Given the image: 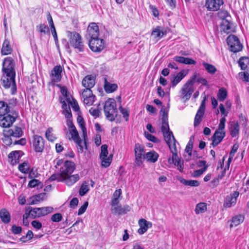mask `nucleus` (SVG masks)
Here are the masks:
<instances>
[{
    "instance_id": "nucleus-1",
    "label": "nucleus",
    "mask_w": 249,
    "mask_h": 249,
    "mask_svg": "<svg viewBox=\"0 0 249 249\" xmlns=\"http://www.w3.org/2000/svg\"><path fill=\"white\" fill-rule=\"evenodd\" d=\"M196 75H192L181 88L180 94L181 99L184 102L188 101L194 91V85L195 83Z\"/></svg>"
},
{
    "instance_id": "nucleus-2",
    "label": "nucleus",
    "mask_w": 249,
    "mask_h": 249,
    "mask_svg": "<svg viewBox=\"0 0 249 249\" xmlns=\"http://www.w3.org/2000/svg\"><path fill=\"white\" fill-rule=\"evenodd\" d=\"M104 108L107 118L111 121L114 120L117 112L115 100L112 98L108 99L105 102Z\"/></svg>"
},
{
    "instance_id": "nucleus-3",
    "label": "nucleus",
    "mask_w": 249,
    "mask_h": 249,
    "mask_svg": "<svg viewBox=\"0 0 249 249\" xmlns=\"http://www.w3.org/2000/svg\"><path fill=\"white\" fill-rule=\"evenodd\" d=\"M18 117V113L16 110H11L9 113L0 117V126L4 128L10 127Z\"/></svg>"
},
{
    "instance_id": "nucleus-4",
    "label": "nucleus",
    "mask_w": 249,
    "mask_h": 249,
    "mask_svg": "<svg viewBox=\"0 0 249 249\" xmlns=\"http://www.w3.org/2000/svg\"><path fill=\"white\" fill-rule=\"evenodd\" d=\"M67 34L69 38L70 45L75 49H77L80 52L83 51L84 44L80 35L75 32H68Z\"/></svg>"
},
{
    "instance_id": "nucleus-5",
    "label": "nucleus",
    "mask_w": 249,
    "mask_h": 249,
    "mask_svg": "<svg viewBox=\"0 0 249 249\" xmlns=\"http://www.w3.org/2000/svg\"><path fill=\"white\" fill-rule=\"evenodd\" d=\"M15 75L11 76L9 74H6L2 73V76L1 79V85L5 89L11 88V93L15 94L17 90V87L15 82Z\"/></svg>"
},
{
    "instance_id": "nucleus-6",
    "label": "nucleus",
    "mask_w": 249,
    "mask_h": 249,
    "mask_svg": "<svg viewBox=\"0 0 249 249\" xmlns=\"http://www.w3.org/2000/svg\"><path fill=\"white\" fill-rule=\"evenodd\" d=\"M15 66V63L12 58L10 57L5 58L2 64V73L10 74L11 76L16 75Z\"/></svg>"
},
{
    "instance_id": "nucleus-7",
    "label": "nucleus",
    "mask_w": 249,
    "mask_h": 249,
    "mask_svg": "<svg viewBox=\"0 0 249 249\" xmlns=\"http://www.w3.org/2000/svg\"><path fill=\"white\" fill-rule=\"evenodd\" d=\"M89 45L93 52H101L106 47V43L104 39L97 37L94 39H89Z\"/></svg>"
},
{
    "instance_id": "nucleus-8",
    "label": "nucleus",
    "mask_w": 249,
    "mask_h": 249,
    "mask_svg": "<svg viewBox=\"0 0 249 249\" xmlns=\"http://www.w3.org/2000/svg\"><path fill=\"white\" fill-rule=\"evenodd\" d=\"M227 41L231 51L233 53H237L242 50V45L240 43L238 37L234 35H230L228 37Z\"/></svg>"
},
{
    "instance_id": "nucleus-9",
    "label": "nucleus",
    "mask_w": 249,
    "mask_h": 249,
    "mask_svg": "<svg viewBox=\"0 0 249 249\" xmlns=\"http://www.w3.org/2000/svg\"><path fill=\"white\" fill-rule=\"evenodd\" d=\"M134 150L135 154V163L137 165L140 166L142 164L145 156L143 147L140 144L137 143L135 144Z\"/></svg>"
},
{
    "instance_id": "nucleus-10",
    "label": "nucleus",
    "mask_w": 249,
    "mask_h": 249,
    "mask_svg": "<svg viewBox=\"0 0 249 249\" xmlns=\"http://www.w3.org/2000/svg\"><path fill=\"white\" fill-rule=\"evenodd\" d=\"M99 31L98 25L95 23H91L89 24L86 35V37L89 39L98 37Z\"/></svg>"
},
{
    "instance_id": "nucleus-11",
    "label": "nucleus",
    "mask_w": 249,
    "mask_h": 249,
    "mask_svg": "<svg viewBox=\"0 0 249 249\" xmlns=\"http://www.w3.org/2000/svg\"><path fill=\"white\" fill-rule=\"evenodd\" d=\"M173 154L172 158H169L168 160L169 163L174 164L176 166L178 167V169L180 171H183L184 165L183 160H180L178 156L177 150H173L171 151Z\"/></svg>"
},
{
    "instance_id": "nucleus-12",
    "label": "nucleus",
    "mask_w": 249,
    "mask_h": 249,
    "mask_svg": "<svg viewBox=\"0 0 249 249\" xmlns=\"http://www.w3.org/2000/svg\"><path fill=\"white\" fill-rule=\"evenodd\" d=\"M75 169L74 164L70 161H66L60 169L61 178L71 175Z\"/></svg>"
},
{
    "instance_id": "nucleus-13",
    "label": "nucleus",
    "mask_w": 249,
    "mask_h": 249,
    "mask_svg": "<svg viewBox=\"0 0 249 249\" xmlns=\"http://www.w3.org/2000/svg\"><path fill=\"white\" fill-rule=\"evenodd\" d=\"M206 99V97H205L203 100L202 101L200 106L199 107V109L195 116L194 120V126L195 127L198 126L200 124L202 120V118L204 115L205 110Z\"/></svg>"
},
{
    "instance_id": "nucleus-14",
    "label": "nucleus",
    "mask_w": 249,
    "mask_h": 249,
    "mask_svg": "<svg viewBox=\"0 0 249 249\" xmlns=\"http://www.w3.org/2000/svg\"><path fill=\"white\" fill-rule=\"evenodd\" d=\"M165 141L168 144L171 151L173 150H177L176 147V141L171 131L164 132L163 133Z\"/></svg>"
},
{
    "instance_id": "nucleus-15",
    "label": "nucleus",
    "mask_w": 249,
    "mask_h": 249,
    "mask_svg": "<svg viewBox=\"0 0 249 249\" xmlns=\"http://www.w3.org/2000/svg\"><path fill=\"white\" fill-rule=\"evenodd\" d=\"M22 130L19 127L14 126L12 128L4 130V136L8 139V137L19 138L22 135Z\"/></svg>"
},
{
    "instance_id": "nucleus-16",
    "label": "nucleus",
    "mask_w": 249,
    "mask_h": 249,
    "mask_svg": "<svg viewBox=\"0 0 249 249\" xmlns=\"http://www.w3.org/2000/svg\"><path fill=\"white\" fill-rule=\"evenodd\" d=\"M33 145L36 152H42L44 147L43 139L40 136L36 135H34Z\"/></svg>"
},
{
    "instance_id": "nucleus-17",
    "label": "nucleus",
    "mask_w": 249,
    "mask_h": 249,
    "mask_svg": "<svg viewBox=\"0 0 249 249\" xmlns=\"http://www.w3.org/2000/svg\"><path fill=\"white\" fill-rule=\"evenodd\" d=\"M223 4V0H206V6L211 11H217Z\"/></svg>"
},
{
    "instance_id": "nucleus-18",
    "label": "nucleus",
    "mask_w": 249,
    "mask_h": 249,
    "mask_svg": "<svg viewBox=\"0 0 249 249\" xmlns=\"http://www.w3.org/2000/svg\"><path fill=\"white\" fill-rule=\"evenodd\" d=\"M238 192H234L230 196H228L225 201L224 206L226 208H230L233 205H234L236 203L237 197L239 196Z\"/></svg>"
},
{
    "instance_id": "nucleus-19",
    "label": "nucleus",
    "mask_w": 249,
    "mask_h": 249,
    "mask_svg": "<svg viewBox=\"0 0 249 249\" xmlns=\"http://www.w3.org/2000/svg\"><path fill=\"white\" fill-rule=\"evenodd\" d=\"M62 67L59 66H55L51 71V78L52 81L57 82L61 80Z\"/></svg>"
},
{
    "instance_id": "nucleus-20",
    "label": "nucleus",
    "mask_w": 249,
    "mask_h": 249,
    "mask_svg": "<svg viewBox=\"0 0 249 249\" xmlns=\"http://www.w3.org/2000/svg\"><path fill=\"white\" fill-rule=\"evenodd\" d=\"M140 228L138 230V232L142 234L145 232L148 229L151 228L152 226V223L149 221H147L144 219H141L138 222Z\"/></svg>"
},
{
    "instance_id": "nucleus-21",
    "label": "nucleus",
    "mask_w": 249,
    "mask_h": 249,
    "mask_svg": "<svg viewBox=\"0 0 249 249\" xmlns=\"http://www.w3.org/2000/svg\"><path fill=\"white\" fill-rule=\"evenodd\" d=\"M80 179L78 174L69 175L61 178L62 181L68 186H71Z\"/></svg>"
},
{
    "instance_id": "nucleus-22",
    "label": "nucleus",
    "mask_w": 249,
    "mask_h": 249,
    "mask_svg": "<svg viewBox=\"0 0 249 249\" xmlns=\"http://www.w3.org/2000/svg\"><path fill=\"white\" fill-rule=\"evenodd\" d=\"M95 78L94 76L90 75L85 76L82 80V86L87 89H91L95 84Z\"/></svg>"
},
{
    "instance_id": "nucleus-23",
    "label": "nucleus",
    "mask_w": 249,
    "mask_h": 249,
    "mask_svg": "<svg viewBox=\"0 0 249 249\" xmlns=\"http://www.w3.org/2000/svg\"><path fill=\"white\" fill-rule=\"evenodd\" d=\"M225 136V131L216 130L212 137V145L213 147L218 145Z\"/></svg>"
},
{
    "instance_id": "nucleus-24",
    "label": "nucleus",
    "mask_w": 249,
    "mask_h": 249,
    "mask_svg": "<svg viewBox=\"0 0 249 249\" xmlns=\"http://www.w3.org/2000/svg\"><path fill=\"white\" fill-rule=\"evenodd\" d=\"M11 110H15L7 103L0 101V116H1L9 113Z\"/></svg>"
},
{
    "instance_id": "nucleus-25",
    "label": "nucleus",
    "mask_w": 249,
    "mask_h": 249,
    "mask_svg": "<svg viewBox=\"0 0 249 249\" xmlns=\"http://www.w3.org/2000/svg\"><path fill=\"white\" fill-rule=\"evenodd\" d=\"M28 217H31L33 218H35L36 217H39V211L38 208H35L33 209H31L28 212V213H26L23 216V222H24L25 219L28 218Z\"/></svg>"
},
{
    "instance_id": "nucleus-26",
    "label": "nucleus",
    "mask_w": 249,
    "mask_h": 249,
    "mask_svg": "<svg viewBox=\"0 0 249 249\" xmlns=\"http://www.w3.org/2000/svg\"><path fill=\"white\" fill-rule=\"evenodd\" d=\"M177 62L185 64H195L196 62L190 58H186L183 56H176L174 58Z\"/></svg>"
},
{
    "instance_id": "nucleus-27",
    "label": "nucleus",
    "mask_w": 249,
    "mask_h": 249,
    "mask_svg": "<svg viewBox=\"0 0 249 249\" xmlns=\"http://www.w3.org/2000/svg\"><path fill=\"white\" fill-rule=\"evenodd\" d=\"M60 103L62 104V108L64 109L63 114L67 119H71L72 115L69 105H67L62 98L60 99Z\"/></svg>"
},
{
    "instance_id": "nucleus-28",
    "label": "nucleus",
    "mask_w": 249,
    "mask_h": 249,
    "mask_svg": "<svg viewBox=\"0 0 249 249\" xmlns=\"http://www.w3.org/2000/svg\"><path fill=\"white\" fill-rule=\"evenodd\" d=\"M239 129V124L237 122L233 121L231 123L230 134L232 137L238 135Z\"/></svg>"
},
{
    "instance_id": "nucleus-29",
    "label": "nucleus",
    "mask_w": 249,
    "mask_h": 249,
    "mask_svg": "<svg viewBox=\"0 0 249 249\" xmlns=\"http://www.w3.org/2000/svg\"><path fill=\"white\" fill-rule=\"evenodd\" d=\"M244 220V216L243 215L239 214L233 217L231 221L230 225L231 228L235 227L241 224Z\"/></svg>"
},
{
    "instance_id": "nucleus-30",
    "label": "nucleus",
    "mask_w": 249,
    "mask_h": 249,
    "mask_svg": "<svg viewBox=\"0 0 249 249\" xmlns=\"http://www.w3.org/2000/svg\"><path fill=\"white\" fill-rule=\"evenodd\" d=\"M186 75L184 71L178 72V74L171 78L172 86H176Z\"/></svg>"
},
{
    "instance_id": "nucleus-31",
    "label": "nucleus",
    "mask_w": 249,
    "mask_h": 249,
    "mask_svg": "<svg viewBox=\"0 0 249 249\" xmlns=\"http://www.w3.org/2000/svg\"><path fill=\"white\" fill-rule=\"evenodd\" d=\"M12 52V49L10 45L9 41L5 39L1 48V53L3 55H8L10 54Z\"/></svg>"
},
{
    "instance_id": "nucleus-32",
    "label": "nucleus",
    "mask_w": 249,
    "mask_h": 249,
    "mask_svg": "<svg viewBox=\"0 0 249 249\" xmlns=\"http://www.w3.org/2000/svg\"><path fill=\"white\" fill-rule=\"evenodd\" d=\"M178 180L181 183L186 186L197 187L200 185L199 182L196 180H186L182 178H180Z\"/></svg>"
},
{
    "instance_id": "nucleus-33",
    "label": "nucleus",
    "mask_w": 249,
    "mask_h": 249,
    "mask_svg": "<svg viewBox=\"0 0 249 249\" xmlns=\"http://www.w3.org/2000/svg\"><path fill=\"white\" fill-rule=\"evenodd\" d=\"M0 217L2 222L5 223H8L10 221V214L5 209H2L0 211Z\"/></svg>"
},
{
    "instance_id": "nucleus-34",
    "label": "nucleus",
    "mask_w": 249,
    "mask_h": 249,
    "mask_svg": "<svg viewBox=\"0 0 249 249\" xmlns=\"http://www.w3.org/2000/svg\"><path fill=\"white\" fill-rule=\"evenodd\" d=\"M46 193H40L38 195L34 196L31 198V204H37L38 202L43 201L46 198Z\"/></svg>"
},
{
    "instance_id": "nucleus-35",
    "label": "nucleus",
    "mask_w": 249,
    "mask_h": 249,
    "mask_svg": "<svg viewBox=\"0 0 249 249\" xmlns=\"http://www.w3.org/2000/svg\"><path fill=\"white\" fill-rule=\"evenodd\" d=\"M158 157V154L155 151H150L145 154V159L148 161L155 162L157 160Z\"/></svg>"
},
{
    "instance_id": "nucleus-36",
    "label": "nucleus",
    "mask_w": 249,
    "mask_h": 249,
    "mask_svg": "<svg viewBox=\"0 0 249 249\" xmlns=\"http://www.w3.org/2000/svg\"><path fill=\"white\" fill-rule=\"evenodd\" d=\"M117 85L115 84H111L107 82L106 80L105 82L104 88L106 91L107 93H111L115 91L117 89Z\"/></svg>"
},
{
    "instance_id": "nucleus-37",
    "label": "nucleus",
    "mask_w": 249,
    "mask_h": 249,
    "mask_svg": "<svg viewBox=\"0 0 249 249\" xmlns=\"http://www.w3.org/2000/svg\"><path fill=\"white\" fill-rule=\"evenodd\" d=\"M193 146V142L191 140H190V141L188 142V143L186 146L185 149V152L188 154V156H186V155L185 156L186 160H189L191 159V157L192 155Z\"/></svg>"
},
{
    "instance_id": "nucleus-38",
    "label": "nucleus",
    "mask_w": 249,
    "mask_h": 249,
    "mask_svg": "<svg viewBox=\"0 0 249 249\" xmlns=\"http://www.w3.org/2000/svg\"><path fill=\"white\" fill-rule=\"evenodd\" d=\"M69 132L71 136V138H69L70 140L71 139L74 142H80V138L76 127H73L72 129H69Z\"/></svg>"
},
{
    "instance_id": "nucleus-39",
    "label": "nucleus",
    "mask_w": 249,
    "mask_h": 249,
    "mask_svg": "<svg viewBox=\"0 0 249 249\" xmlns=\"http://www.w3.org/2000/svg\"><path fill=\"white\" fill-rule=\"evenodd\" d=\"M77 122L80 127L84 137V140H86V138L87 136V129L85 126V123L83 119L80 116L77 118Z\"/></svg>"
},
{
    "instance_id": "nucleus-40",
    "label": "nucleus",
    "mask_w": 249,
    "mask_h": 249,
    "mask_svg": "<svg viewBox=\"0 0 249 249\" xmlns=\"http://www.w3.org/2000/svg\"><path fill=\"white\" fill-rule=\"evenodd\" d=\"M112 157L113 155L110 154L105 158H100L101 160V166L105 168L108 167L112 162Z\"/></svg>"
},
{
    "instance_id": "nucleus-41",
    "label": "nucleus",
    "mask_w": 249,
    "mask_h": 249,
    "mask_svg": "<svg viewBox=\"0 0 249 249\" xmlns=\"http://www.w3.org/2000/svg\"><path fill=\"white\" fill-rule=\"evenodd\" d=\"M164 35L165 33L160 29L159 27L154 29L151 33V36L155 38H157V40H159Z\"/></svg>"
},
{
    "instance_id": "nucleus-42",
    "label": "nucleus",
    "mask_w": 249,
    "mask_h": 249,
    "mask_svg": "<svg viewBox=\"0 0 249 249\" xmlns=\"http://www.w3.org/2000/svg\"><path fill=\"white\" fill-rule=\"evenodd\" d=\"M207 210V204L205 203L201 202L197 204L196 207L195 212L198 214L203 213Z\"/></svg>"
},
{
    "instance_id": "nucleus-43",
    "label": "nucleus",
    "mask_w": 249,
    "mask_h": 249,
    "mask_svg": "<svg viewBox=\"0 0 249 249\" xmlns=\"http://www.w3.org/2000/svg\"><path fill=\"white\" fill-rule=\"evenodd\" d=\"M89 183L87 181L83 183L79 189V193L80 196H84L89 191Z\"/></svg>"
},
{
    "instance_id": "nucleus-44",
    "label": "nucleus",
    "mask_w": 249,
    "mask_h": 249,
    "mask_svg": "<svg viewBox=\"0 0 249 249\" xmlns=\"http://www.w3.org/2000/svg\"><path fill=\"white\" fill-rule=\"evenodd\" d=\"M39 211L40 217L45 216L53 211V208L52 207H44L38 208Z\"/></svg>"
},
{
    "instance_id": "nucleus-45",
    "label": "nucleus",
    "mask_w": 249,
    "mask_h": 249,
    "mask_svg": "<svg viewBox=\"0 0 249 249\" xmlns=\"http://www.w3.org/2000/svg\"><path fill=\"white\" fill-rule=\"evenodd\" d=\"M202 65L209 73L213 74L215 72L216 69L213 65L206 62H203Z\"/></svg>"
},
{
    "instance_id": "nucleus-46",
    "label": "nucleus",
    "mask_w": 249,
    "mask_h": 249,
    "mask_svg": "<svg viewBox=\"0 0 249 249\" xmlns=\"http://www.w3.org/2000/svg\"><path fill=\"white\" fill-rule=\"evenodd\" d=\"M249 62V58L246 57L240 58L238 61L239 65L243 70H245L247 68Z\"/></svg>"
},
{
    "instance_id": "nucleus-47",
    "label": "nucleus",
    "mask_w": 249,
    "mask_h": 249,
    "mask_svg": "<svg viewBox=\"0 0 249 249\" xmlns=\"http://www.w3.org/2000/svg\"><path fill=\"white\" fill-rule=\"evenodd\" d=\"M60 91L62 95L64 96V98H62L63 100L66 101L67 102H71V95L68 92L67 88L65 87H62L60 89Z\"/></svg>"
},
{
    "instance_id": "nucleus-48",
    "label": "nucleus",
    "mask_w": 249,
    "mask_h": 249,
    "mask_svg": "<svg viewBox=\"0 0 249 249\" xmlns=\"http://www.w3.org/2000/svg\"><path fill=\"white\" fill-rule=\"evenodd\" d=\"M227 96V91L224 88L220 89L217 94V98L219 101L223 102Z\"/></svg>"
},
{
    "instance_id": "nucleus-49",
    "label": "nucleus",
    "mask_w": 249,
    "mask_h": 249,
    "mask_svg": "<svg viewBox=\"0 0 249 249\" xmlns=\"http://www.w3.org/2000/svg\"><path fill=\"white\" fill-rule=\"evenodd\" d=\"M30 166L28 162H24L18 165V169L23 173H27L29 172Z\"/></svg>"
},
{
    "instance_id": "nucleus-50",
    "label": "nucleus",
    "mask_w": 249,
    "mask_h": 249,
    "mask_svg": "<svg viewBox=\"0 0 249 249\" xmlns=\"http://www.w3.org/2000/svg\"><path fill=\"white\" fill-rule=\"evenodd\" d=\"M36 30L40 33L46 34L49 33V30L48 27L44 24H40L36 26Z\"/></svg>"
},
{
    "instance_id": "nucleus-51",
    "label": "nucleus",
    "mask_w": 249,
    "mask_h": 249,
    "mask_svg": "<svg viewBox=\"0 0 249 249\" xmlns=\"http://www.w3.org/2000/svg\"><path fill=\"white\" fill-rule=\"evenodd\" d=\"M112 213L116 215L123 214V207L121 205H116L115 207H111Z\"/></svg>"
},
{
    "instance_id": "nucleus-52",
    "label": "nucleus",
    "mask_w": 249,
    "mask_h": 249,
    "mask_svg": "<svg viewBox=\"0 0 249 249\" xmlns=\"http://www.w3.org/2000/svg\"><path fill=\"white\" fill-rule=\"evenodd\" d=\"M81 96L83 98V100L86 99L88 97H91V96H94L92 94V91L91 90V89H87L86 88L82 92Z\"/></svg>"
},
{
    "instance_id": "nucleus-53",
    "label": "nucleus",
    "mask_w": 249,
    "mask_h": 249,
    "mask_svg": "<svg viewBox=\"0 0 249 249\" xmlns=\"http://www.w3.org/2000/svg\"><path fill=\"white\" fill-rule=\"evenodd\" d=\"M107 146L106 144H103L101 147V153L100 158H105L108 155Z\"/></svg>"
},
{
    "instance_id": "nucleus-54",
    "label": "nucleus",
    "mask_w": 249,
    "mask_h": 249,
    "mask_svg": "<svg viewBox=\"0 0 249 249\" xmlns=\"http://www.w3.org/2000/svg\"><path fill=\"white\" fill-rule=\"evenodd\" d=\"M53 129L52 128H49L46 132V137L48 141L53 142L55 139V137L52 133Z\"/></svg>"
},
{
    "instance_id": "nucleus-55",
    "label": "nucleus",
    "mask_w": 249,
    "mask_h": 249,
    "mask_svg": "<svg viewBox=\"0 0 249 249\" xmlns=\"http://www.w3.org/2000/svg\"><path fill=\"white\" fill-rule=\"evenodd\" d=\"M196 75V78L195 79V83L196 82H198L200 83H201L202 85H206L207 84V80L202 77H200L199 74L195 72L193 75Z\"/></svg>"
},
{
    "instance_id": "nucleus-56",
    "label": "nucleus",
    "mask_w": 249,
    "mask_h": 249,
    "mask_svg": "<svg viewBox=\"0 0 249 249\" xmlns=\"http://www.w3.org/2000/svg\"><path fill=\"white\" fill-rule=\"evenodd\" d=\"M21 151H13L9 154V158H11L13 159V160H15V162H16V160H18L20 156Z\"/></svg>"
},
{
    "instance_id": "nucleus-57",
    "label": "nucleus",
    "mask_w": 249,
    "mask_h": 249,
    "mask_svg": "<svg viewBox=\"0 0 249 249\" xmlns=\"http://www.w3.org/2000/svg\"><path fill=\"white\" fill-rule=\"evenodd\" d=\"M161 131L162 133L169 131L168 120H162Z\"/></svg>"
},
{
    "instance_id": "nucleus-58",
    "label": "nucleus",
    "mask_w": 249,
    "mask_h": 249,
    "mask_svg": "<svg viewBox=\"0 0 249 249\" xmlns=\"http://www.w3.org/2000/svg\"><path fill=\"white\" fill-rule=\"evenodd\" d=\"M95 99V96H91V97H88L86 99L83 100V102L85 105L90 106L94 103Z\"/></svg>"
},
{
    "instance_id": "nucleus-59",
    "label": "nucleus",
    "mask_w": 249,
    "mask_h": 249,
    "mask_svg": "<svg viewBox=\"0 0 249 249\" xmlns=\"http://www.w3.org/2000/svg\"><path fill=\"white\" fill-rule=\"evenodd\" d=\"M160 113L162 116V120H168V111L164 106L162 107L160 111Z\"/></svg>"
},
{
    "instance_id": "nucleus-60",
    "label": "nucleus",
    "mask_w": 249,
    "mask_h": 249,
    "mask_svg": "<svg viewBox=\"0 0 249 249\" xmlns=\"http://www.w3.org/2000/svg\"><path fill=\"white\" fill-rule=\"evenodd\" d=\"M62 219V214L60 213H57L53 214L51 217V220L54 222H58Z\"/></svg>"
},
{
    "instance_id": "nucleus-61",
    "label": "nucleus",
    "mask_w": 249,
    "mask_h": 249,
    "mask_svg": "<svg viewBox=\"0 0 249 249\" xmlns=\"http://www.w3.org/2000/svg\"><path fill=\"white\" fill-rule=\"evenodd\" d=\"M67 102L69 104H71L72 108H73V109L74 111H77L79 109V107L78 106V105L76 102V101L74 99L71 98V102Z\"/></svg>"
},
{
    "instance_id": "nucleus-62",
    "label": "nucleus",
    "mask_w": 249,
    "mask_h": 249,
    "mask_svg": "<svg viewBox=\"0 0 249 249\" xmlns=\"http://www.w3.org/2000/svg\"><path fill=\"white\" fill-rule=\"evenodd\" d=\"M41 183V182L37 179H33L30 180L28 183V186L30 187L33 188L36 186L39 185Z\"/></svg>"
},
{
    "instance_id": "nucleus-63",
    "label": "nucleus",
    "mask_w": 249,
    "mask_h": 249,
    "mask_svg": "<svg viewBox=\"0 0 249 249\" xmlns=\"http://www.w3.org/2000/svg\"><path fill=\"white\" fill-rule=\"evenodd\" d=\"M32 226L36 230H39L42 227V225L41 222L37 220H34L31 222Z\"/></svg>"
},
{
    "instance_id": "nucleus-64",
    "label": "nucleus",
    "mask_w": 249,
    "mask_h": 249,
    "mask_svg": "<svg viewBox=\"0 0 249 249\" xmlns=\"http://www.w3.org/2000/svg\"><path fill=\"white\" fill-rule=\"evenodd\" d=\"M89 113L95 117H97L99 116L100 111L97 108H90L89 110Z\"/></svg>"
}]
</instances>
